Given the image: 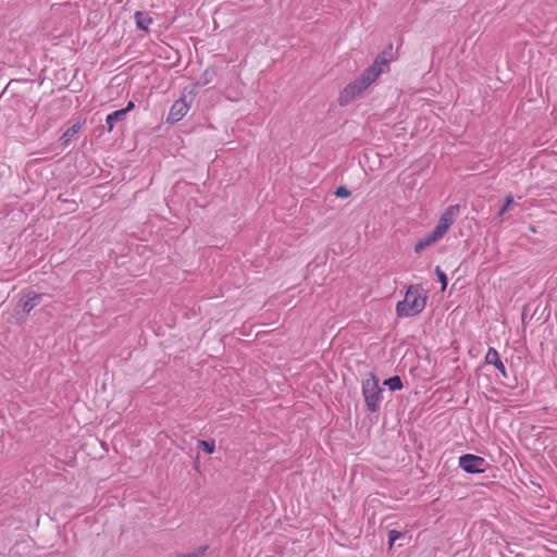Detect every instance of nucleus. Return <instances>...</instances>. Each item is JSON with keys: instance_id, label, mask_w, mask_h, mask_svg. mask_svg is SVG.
Segmentation results:
<instances>
[{"instance_id": "nucleus-2", "label": "nucleus", "mask_w": 557, "mask_h": 557, "mask_svg": "<svg viewBox=\"0 0 557 557\" xmlns=\"http://www.w3.org/2000/svg\"><path fill=\"white\" fill-rule=\"evenodd\" d=\"M428 296L420 284L408 286L405 298L397 302L396 313L399 318L414 317L421 313L426 306Z\"/></svg>"}, {"instance_id": "nucleus-8", "label": "nucleus", "mask_w": 557, "mask_h": 557, "mask_svg": "<svg viewBox=\"0 0 557 557\" xmlns=\"http://www.w3.org/2000/svg\"><path fill=\"white\" fill-rule=\"evenodd\" d=\"M485 362L487 364L494 366L502 373V375L504 377H507L506 368H505L503 361L500 360L498 351L495 348H492V347L488 348V350L485 355Z\"/></svg>"}, {"instance_id": "nucleus-12", "label": "nucleus", "mask_w": 557, "mask_h": 557, "mask_svg": "<svg viewBox=\"0 0 557 557\" xmlns=\"http://www.w3.org/2000/svg\"><path fill=\"white\" fill-rule=\"evenodd\" d=\"M384 385L387 386L392 392L399 391L404 386L401 379L398 375L385 380Z\"/></svg>"}, {"instance_id": "nucleus-5", "label": "nucleus", "mask_w": 557, "mask_h": 557, "mask_svg": "<svg viewBox=\"0 0 557 557\" xmlns=\"http://www.w3.org/2000/svg\"><path fill=\"white\" fill-rule=\"evenodd\" d=\"M460 212L459 205L449 206L440 216L438 222L434 230L443 237L448 232L450 226L455 223Z\"/></svg>"}, {"instance_id": "nucleus-15", "label": "nucleus", "mask_w": 557, "mask_h": 557, "mask_svg": "<svg viewBox=\"0 0 557 557\" xmlns=\"http://www.w3.org/2000/svg\"><path fill=\"white\" fill-rule=\"evenodd\" d=\"M435 273H436L437 278L442 285V290L444 292L448 284L447 275L441 270L440 267L435 268Z\"/></svg>"}, {"instance_id": "nucleus-13", "label": "nucleus", "mask_w": 557, "mask_h": 557, "mask_svg": "<svg viewBox=\"0 0 557 557\" xmlns=\"http://www.w3.org/2000/svg\"><path fill=\"white\" fill-rule=\"evenodd\" d=\"M79 129L81 125L78 123L72 125L63 133V135L61 136V140H63L64 143L70 141L78 133Z\"/></svg>"}, {"instance_id": "nucleus-4", "label": "nucleus", "mask_w": 557, "mask_h": 557, "mask_svg": "<svg viewBox=\"0 0 557 557\" xmlns=\"http://www.w3.org/2000/svg\"><path fill=\"white\" fill-rule=\"evenodd\" d=\"M458 465L465 472L474 474L483 473L486 469L487 462L480 456L465 454L459 457Z\"/></svg>"}, {"instance_id": "nucleus-9", "label": "nucleus", "mask_w": 557, "mask_h": 557, "mask_svg": "<svg viewBox=\"0 0 557 557\" xmlns=\"http://www.w3.org/2000/svg\"><path fill=\"white\" fill-rule=\"evenodd\" d=\"M442 238L443 236L433 230L432 233L428 234L416 244L414 251L417 253H421L426 247L435 244Z\"/></svg>"}, {"instance_id": "nucleus-17", "label": "nucleus", "mask_w": 557, "mask_h": 557, "mask_svg": "<svg viewBox=\"0 0 557 557\" xmlns=\"http://www.w3.org/2000/svg\"><path fill=\"white\" fill-rule=\"evenodd\" d=\"M512 203H513V197L511 195H508L506 197L505 205L503 206V208L498 212V218H502L505 214V212L510 208V206Z\"/></svg>"}, {"instance_id": "nucleus-6", "label": "nucleus", "mask_w": 557, "mask_h": 557, "mask_svg": "<svg viewBox=\"0 0 557 557\" xmlns=\"http://www.w3.org/2000/svg\"><path fill=\"white\" fill-rule=\"evenodd\" d=\"M189 109L190 103L186 101V97H181L171 106L169 114L166 116V122L170 124L180 122L187 114Z\"/></svg>"}, {"instance_id": "nucleus-19", "label": "nucleus", "mask_w": 557, "mask_h": 557, "mask_svg": "<svg viewBox=\"0 0 557 557\" xmlns=\"http://www.w3.org/2000/svg\"><path fill=\"white\" fill-rule=\"evenodd\" d=\"M335 196L339 198H347L350 196V190H348L346 187H338L335 190Z\"/></svg>"}, {"instance_id": "nucleus-7", "label": "nucleus", "mask_w": 557, "mask_h": 557, "mask_svg": "<svg viewBox=\"0 0 557 557\" xmlns=\"http://www.w3.org/2000/svg\"><path fill=\"white\" fill-rule=\"evenodd\" d=\"M135 108V103L133 101H129L127 106L121 110H116L106 117V124L109 132H112L114 128V125L119 122H122L125 120L126 114L132 111Z\"/></svg>"}, {"instance_id": "nucleus-11", "label": "nucleus", "mask_w": 557, "mask_h": 557, "mask_svg": "<svg viewBox=\"0 0 557 557\" xmlns=\"http://www.w3.org/2000/svg\"><path fill=\"white\" fill-rule=\"evenodd\" d=\"M135 17V22H136V26L144 30V32H148L149 30V27L150 25L152 24V17L146 13V12H141V11H137L134 15Z\"/></svg>"}, {"instance_id": "nucleus-3", "label": "nucleus", "mask_w": 557, "mask_h": 557, "mask_svg": "<svg viewBox=\"0 0 557 557\" xmlns=\"http://www.w3.org/2000/svg\"><path fill=\"white\" fill-rule=\"evenodd\" d=\"M382 389L379 386V379L371 373L369 377L362 382V394L368 409L372 412L376 411L381 403Z\"/></svg>"}, {"instance_id": "nucleus-10", "label": "nucleus", "mask_w": 557, "mask_h": 557, "mask_svg": "<svg viewBox=\"0 0 557 557\" xmlns=\"http://www.w3.org/2000/svg\"><path fill=\"white\" fill-rule=\"evenodd\" d=\"M41 301V295L36 293L27 294L21 301V307L24 311L29 312L33 308L38 306Z\"/></svg>"}, {"instance_id": "nucleus-16", "label": "nucleus", "mask_w": 557, "mask_h": 557, "mask_svg": "<svg viewBox=\"0 0 557 557\" xmlns=\"http://www.w3.org/2000/svg\"><path fill=\"white\" fill-rule=\"evenodd\" d=\"M400 537H403V533L397 531V530H391L388 532V542H389V546L392 547L394 545V543L399 540Z\"/></svg>"}, {"instance_id": "nucleus-14", "label": "nucleus", "mask_w": 557, "mask_h": 557, "mask_svg": "<svg viewBox=\"0 0 557 557\" xmlns=\"http://www.w3.org/2000/svg\"><path fill=\"white\" fill-rule=\"evenodd\" d=\"M198 446L199 448H202L207 454H213L215 450L214 441H199Z\"/></svg>"}, {"instance_id": "nucleus-1", "label": "nucleus", "mask_w": 557, "mask_h": 557, "mask_svg": "<svg viewBox=\"0 0 557 557\" xmlns=\"http://www.w3.org/2000/svg\"><path fill=\"white\" fill-rule=\"evenodd\" d=\"M387 64L388 61L384 57L379 55L373 64L363 71L359 78L349 83L342 90L338 99L339 104L347 106L360 97L379 78Z\"/></svg>"}, {"instance_id": "nucleus-18", "label": "nucleus", "mask_w": 557, "mask_h": 557, "mask_svg": "<svg viewBox=\"0 0 557 557\" xmlns=\"http://www.w3.org/2000/svg\"><path fill=\"white\" fill-rule=\"evenodd\" d=\"M206 550V547H199L194 552L181 555V557H201Z\"/></svg>"}]
</instances>
